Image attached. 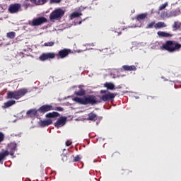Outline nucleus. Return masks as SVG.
<instances>
[{
	"instance_id": "1",
	"label": "nucleus",
	"mask_w": 181,
	"mask_h": 181,
	"mask_svg": "<svg viewBox=\"0 0 181 181\" xmlns=\"http://www.w3.org/2000/svg\"><path fill=\"white\" fill-rule=\"evenodd\" d=\"M73 101L77 103V104H81V105H95V104H99L101 101L97 100V96L94 95H84L83 98L75 97L73 98Z\"/></svg>"
},
{
	"instance_id": "2",
	"label": "nucleus",
	"mask_w": 181,
	"mask_h": 181,
	"mask_svg": "<svg viewBox=\"0 0 181 181\" xmlns=\"http://www.w3.org/2000/svg\"><path fill=\"white\" fill-rule=\"evenodd\" d=\"M181 45L175 41L168 40L165 43L163 44L161 49L163 50H167L170 53H173V52H176L180 49Z\"/></svg>"
},
{
	"instance_id": "3",
	"label": "nucleus",
	"mask_w": 181,
	"mask_h": 181,
	"mask_svg": "<svg viewBox=\"0 0 181 181\" xmlns=\"http://www.w3.org/2000/svg\"><path fill=\"white\" fill-rule=\"evenodd\" d=\"M57 117H60V114H59L57 112H52L46 114L45 117L48 119L45 120H40V127L45 128V127L52 125L53 124V120L51 118H57Z\"/></svg>"
},
{
	"instance_id": "4",
	"label": "nucleus",
	"mask_w": 181,
	"mask_h": 181,
	"mask_svg": "<svg viewBox=\"0 0 181 181\" xmlns=\"http://www.w3.org/2000/svg\"><path fill=\"white\" fill-rule=\"evenodd\" d=\"M28 94V89L21 88L14 91H8L7 93V98L11 100L13 98L14 100H19L24 97L25 95Z\"/></svg>"
},
{
	"instance_id": "5",
	"label": "nucleus",
	"mask_w": 181,
	"mask_h": 181,
	"mask_svg": "<svg viewBox=\"0 0 181 181\" xmlns=\"http://www.w3.org/2000/svg\"><path fill=\"white\" fill-rule=\"evenodd\" d=\"M64 16V11L60 8L54 10L49 15L50 21H59Z\"/></svg>"
},
{
	"instance_id": "6",
	"label": "nucleus",
	"mask_w": 181,
	"mask_h": 181,
	"mask_svg": "<svg viewBox=\"0 0 181 181\" xmlns=\"http://www.w3.org/2000/svg\"><path fill=\"white\" fill-rule=\"evenodd\" d=\"M46 22H47V18L37 17L28 21V25H30V26H40V25H43V23H46Z\"/></svg>"
},
{
	"instance_id": "7",
	"label": "nucleus",
	"mask_w": 181,
	"mask_h": 181,
	"mask_svg": "<svg viewBox=\"0 0 181 181\" xmlns=\"http://www.w3.org/2000/svg\"><path fill=\"white\" fill-rule=\"evenodd\" d=\"M21 8L22 6L21 5V4H11L8 6V11L9 12V13H18V12L21 11Z\"/></svg>"
},
{
	"instance_id": "8",
	"label": "nucleus",
	"mask_w": 181,
	"mask_h": 181,
	"mask_svg": "<svg viewBox=\"0 0 181 181\" xmlns=\"http://www.w3.org/2000/svg\"><path fill=\"white\" fill-rule=\"evenodd\" d=\"M55 57L56 54L54 52L42 53L39 57V60H40V62H46V60H50L52 59H54Z\"/></svg>"
},
{
	"instance_id": "9",
	"label": "nucleus",
	"mask_w": 181,
	"mask_h": 181,
	"mask_svg": "<svg viewBox=\"0 0 181 181\" xmlns=\"http://www.w3.org/2000/svg\"><path fill=\"white\" fill-rule=\"evenodd\" d=\"M70 53H71V49L64 48L59 50L58 53L56 54V56L58 59H64L65 57H67Z\"/></svg>"
},
{
	"instance_id": "10",
	"label": "nucleus",
	"mask_w": 181,
	"mask_h": 181,
	"mask_svg": "<svg viewBox=\"0 0 181 181\" xmlns=\"http://www.w3.org/2000/svg\"><path fill=\"white\" fill-rule=\"evenodd\" d=\"M53 110H54V107H53V105H43L39 107L37 111L38 112H40V114H46V112H49V111H53Z\"/></svg>"
},
{
	"instance_id": "11",
	"label": "nucleus",
	"mask_w": 181,
	"mask_h": 181,
	"mask_svg": "<svg viewBox=\"0 0 181 181\" xmlns=\"http://www.w3.org/2000/svg\"><path fill=\"white\" fill-rule=\"evenodd\" d=\"M116 96H117V93H109L103 95L100 97V100L101 101H104L105 103L107 101H114V98H115Z\"/></svg>"
},
{
	"instance_id": "12",
	"label": "nucleus",
	"mask_w": 181,
	"mask_h": 181,
	"mask_svg": "<svg viewBox=\"0 0 181 181\" xmlns=\"http://www.w3.org/2000/svg\"><path fill=\"white\" fill-rule=\"evenodd\" d=\"M66 122H67V117L62 116L57 119L54 125L56 128L59 129L62 128V127H64V125H66Z\"/></svg>"
},
{
	"instance_id": "13",
	"label": "nucleus",
	"mask_w": 181,
	"mask_h": 181,
	"mask_svg": "<svg viewBox=\"0 0 181 181\" xmlns=\"http://www.w3.org/2000/svg\"><path fill=\"white\" fill-rule=\"evenodd\" d=\"M17 145L16 143H10L8 144V149H10L9 155L11 156H13L15 155V151H16Z\"/></svg>"
},
{
	"instance_id": "14",
	"label": "nucleus",
	"mask_w": 181,
	"mask_h": 181,
	"mask_svg": "<svg viewBox=\"0 0 181 181\" xmlns=\"http://www.w3.org/2000/svg\"><path fill=\"white\" fill-rule=\"evenodd\" d=\"M37 112L39 111L36 109H30L27 111L26 115L28 116L29 118H34V117L37 115Z\"/></svg>"
},
{
	"instance_id": "15",
	"label": "nucleus",
	"mask_w": 181,
	"mask_h": 181,
	"mask_svg": "<svg viewBox=\"0 0 181 181\" xmlns=\"http://www.w3.org/2000/svg\"><path fill=\"white\" fill-rule=\"evenodd\" d=\"M98 119V117L97 116V114L94 113V112H91L88 115V117L86 118L87 121H93L95 122L97 119Z\"/></svg>"
},
{
	"instance_id": "16",
	"label": "nucleus",
	"mask_w": 181,
	"mask_h": 181,
	"mask_svg": "<svg viewBox=\"0 0 181 181\" xmlns=\"http://www.w3.org/2000/svg\"><path fill=\"white\" fill-rule=\"evenodd\" d=\"M157 35L160 37H172L173 36V35H172L169 33L164 32V31H158L157 33Z\"/></svg>"
},
{
	"instance_id": "17",
	"label": "nucleus",
	"mask_w": 181,
	"mask_h": 181,
	"mask_svg": "<svg viewBox=\"0 0 181 181\" xmlns=\"http://www.w3.org/2000/svg\"><path fill=\"white\" fill-rule=\"evenodd\" d=\"M78 88H80L79 90L74 92L75 95H77L78 97H83L86 95V90L81 88V86H79Z\"/></svg>"
},
{
	"instance_id": "18",
	"label": "nucleus",
	"mask_w": 181,
	"mask_h": 181,
	"mask_svg": "<svg viewBox=\"0 0 181 181\" xmlns=\"http://www.w3.org/2000/svg\"><path fill=\"white\" fill-rule=\"evenodd\" d=\"M122 69H124L125 71H135V70H136V66H135V65H124L122 66Z\"/></svg>"
},
{
	"instance_id": "19",
	"label": "nucleus",
	"mask_w": 181,
	"mask_h": 181,
	"mask_svg": "<svg viewBox=\"0 0 181 181\" xmlns=\"http://www.w3.org/2000/svg\"><path fill=\"white\" fill-rule=\"evenodd\" d=\"M104 87H105L107 90H115V85L111 82L104 83Z\"/></svg>"
},
{
	"instance_id": "20",
	"label": "nucleus",
	"mask_w": 181,
	"mask_h": 181,
	"mask_svg": "<svg viewBox=\"0 0 181 181\" xmlns=\"http://www.w3.org/2000/svg\"><path fill=\"white\" fill-rule=\"evenodd\" d=\"M14 104H16V101L8 100L4 103L3 108H9V107H12V105H14Z\"/></svg>"
},
{
	"instance_id": "21",
	"label": "nucleus",
	"mask_w": 181,
	"mask_h": 181,
	"mask_svg": "<svg viewBox=\"0 0 181 181\" xmlns=\"http://www.w3.org/2000/svg\"><path fill=\"white\" fill-rule=\"evenodd\" d=\"M155 29H162V28H166V24L163 22H158L154 25Z\"/></svg>"
},
{
	"instance_id": "22",
	"label": "nucleus",
	"mask_w": 181,
	"mask_h": 181,
	"mask_svg": "<svg viewBox=\"0 0 181 181\" xmlns=\"http://www.w3.org/2000/svg\"><path fill=\"white\" fill-rule=\"evenodd\" d=\"M8 155L9 151H8V150L5 151L4 152L0 153V162H2V160H4V159H5V158H6V156H8Z\"/></svg>"
},
{
	"instance_id": "23",
	"label": "nucleus",
	"mask_w": 181,
	"mask_h": 181,
	"mask_svg": "<svg viewBox=\"0 0 181 181\" xmlns=\"http://www.w3.org/2000/svg\"><path fill=\"white\" fill-rule=\"evenodd\" d=\"M83 15V13H81V12H74L70 14L69 18L70 19H74L75 18H78L79 16H81Z\"/></svg>"
},
{
	"instance_id": "24",
	"label": "nucleus",
	"mask_w": 181,
	"mask_h": 181,
	"mask_svg": "<svg viewBox=\"0 0 181 181\" xmlns=\"http://www.w3.org/2000/svg\"><path fill=\"white\" fill-rule=\"evenodd\" d=\"M147 16H148V13H144L137 15L136 19V21H144V19H145Z\"/></svg>"
},
{
	"instance_id": "25",
	"label": "nucleus",
	"mask_w": 181,
	"mask_h": 181,
	"mask_svg": "<svg viewBox=\"0 0 181 181\" xmlns=\"http://www.w3.org/2000/svg\"><path fill=\"white\" fill-rule=\"evenodd\" d=\"M31 4H34L35 5H37V0H30ZM29 2V0H25L24 5L25 6H30V4L28 3Z\"/></svg>"
},
{
	"instance_id": "26",
	"label": "nucleus",
	"mask_w": 181,
	"mask_h": 181,
	"mask_svg": "<svg viewBox=\"0 0 181 181\" xmlns=\"http://www.w3.org/2000/svg\"><path fill=\"white\" fill-rule=\"evenodd\" d=\"M15 36H16V33L13 31L8 33L6 34V37L8 39H15Z\"/></svg>"
},
{
	"instance_id": "27",
	"label": "nucleus",
	"mask_w": 181,
	"mask_h": 181,
	"mask_svg": "<svg viewBox=\"0 0 181 181\" xmlns=\"http://www.w3.org/2000/svg\"><path fill=\"white\" fill-rule=\"evenodd\" d=\"M124 173H126V175L127 176H129V173H132V170H124V169H122L121 170V175H124Z\"/></svg>"
},
{
	"instance_id": "28",
	"label": "nucleus",
	"mask_w": 181,
	"mask_h": 181,
	"mask_svg": "<svg viewBox=\"0 0 181 181\" xmlns=\"http://www.w3.org/2000/svg\"><path fill=\"white\" fill-rule=\"evenodd\" d=\"M69 153H62V160L63 162H66L69 158Z\"/></svg>"
},
{
	"instance_id": "29",
	"label": "nucleus",
	"mask_w": 181,
	"mask_h": 181,
	"mask_svg": "<svg viewBox=\"0 0 181 181\" xmlns=\"http://www.w3.org/2000/svg\"><path fill=\"white\" fill-rule=\"evenodd\" d=\"M49 0H37V5H45Z\"/></svg>"
},
{
	"instance_id": "30",
	"label": "nucleus",
	"mask_w": 181,
	"mask_h": 181,
	"mask_svg": "<svg viewBox=\"0 0 181 181\" xmlns=\"http://www.w3.org/2000/svg\"><path fill=\"white\" fill-rule=\"evenodd\" d=\"M155 21H152L151 23L147 25V29H153V26H155Z\"/></svg>"
},
{
	"instance_id": "31",
	"label": "nucleus",
	"mask_w": 181,
	"mask_h": 181,
	"mask_svg": "<svg viewBox=\"0 0 181 181\" xmlns=\"http://www.w3.org/2000/svg\"><path fill=\"white\" fill-rule=\"evenodd\" d=\"M166 6H168V2H165V4L160 5V6H159L158 10H159V11H163V9H165V8H166Z\"/></svg>"
},
{
	"instance_id": "32",
	"label": "nucleus",
	"mask_w": 181,
	"mask_h": 181,
	"mask_svg": "<svg viewBox=\"0 0 181 181\" xmlns=\"http://www.w3.org/2000/svg\"><path fill=\"white\" fill-rule=\"evenodd\" d=\"M45 46L46 47H52V46H54V42H45L44 44Z\"/></svg>"
},
{
	"instance_id": "33",
	"label": "nucleus",
	"mask_w": 181,
	"mask_h": 181,
	"mask_svg": "<svg viewBox=\"0 0 181 181\" xmlns=\"http://www.w3.org/2000/svg\"><path fill=\"white\" fill-rule=\"evenodd\" d=\"M62 2V0H50L49 4H60Z\"/></svg>"
},
{
	"instance_id": "34",
	"label": "nucleus",
	"mask_w": 181,
	"mask_h": 181,
	"mask_svg": "<svg viewBox=\"0 0 181 181\" xmlns=\"http://www.w3.org/2000/svg\"><path fill=\"white\" fill-rule=\"evenodd\" d=\"M81 159V157L80 156H76L74 159L73 160V162H78Z\"/></svg>"
},
{
	"instance_id": "35",
	"label": "nucleus",
	"mask_w": 181,
	"mask_h": 181,
	"mask_svg": "<svg viewBox=\"0 0 181 181\" xmlns=\"http://www.w3.org/2000/svg\"><path fill=\"white\" fill-rule=\"evenodd\" d=\"M4 139H5V136L4 133L0 132V142H3Z\"/></svg>"
},
{
	"instance_id": "36",
	"label": "nucleus",
	"mask_w": 181,
	"mask_h": 181,
	"mask_svg": "<svg viewBox=\"0 0 181 181\" xmlns=\"http://www.w3.org/2000/svg\"><path fill=\"white\" fill-rule=\"evenodd\" d=\"M70 145H71V142L70 141V140H67L66 141V146H70Z\"/></svg>"
},
{
	"instance_id": "37",
	"label": "nucleus",
	"mask_w": 181,
	"mask_h": 181,
	"mask_svg": "<svg viewBox=\"0 0 181 181\" xmlns=\"http://www.w3.org/2000/svg\"><path fill=\"white\" fill-rule=\"evenodd\" d=\"M57 111H64V109L63 107H57Z\"/></svg>"
},
{
	"instance_id": "38",
	"label": "nucleus",
	"mask_w": 181,
	"mask_h": 181,
	"mask_svg": "<svg viewBox=\"0 0 181 181\" xmlns=\"http://www.w3.org/2000/svg\"><path fill=\"white\" fill-rule=\"evenodd\" d=\"M105 93H107V90H100V94H105Z\"/></svg>"
},
{
	"instance_id": "39",
	"label": "nucleus",
	"mask_w": 181,
	"mask_h": 181,
	"mask_svg": "<svg viewBox=\"0 0 181 181\" xmlns=\"http://www.w3.org/2000/svg\"><path fill=\"white\" fill-rule=\"evenodd\" d=\"M174 28H175L176 29H179V26H177V24H176V23L174 24Z\"/></svg>"
},
{
	"instance_id": "40",
	"label": "nucleus",
	"mask_w": 181,
	"mask_h": 181,
	"mask_svg": "<svg viewBox=\"0 0 181 181\" xmlns=\"http://www.w3.org/2000/svg\"><path fill=\"white\" fill-rule=\"evenodd\" d=\"M79 25H81V21L79 22Z\"/></svg>"
}]
</instances>
